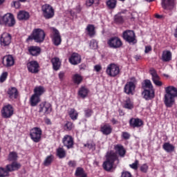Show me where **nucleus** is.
<instances>
[{"label":"nucleus","mask_w":177,"mask_h":177,"mask_svg":"<svg viewBox=\"0 0 177 177\" xmlns=\"http://www.w3.org/2000/svg\"><path fill=\"white\" fill-rule=\"evenodd\" d=\"M114 149L115 151L111 150L106 153V160L103 162L102 167L106 171H111V169L116 167L120 163L119 156L124 158L127 152L122 145H115Z\"/></svg>","instance_id":"nucleus-1"},{"label":"nucleus","mask_w":177,"mask_h":177,"mask_svg":"<svg viewBox=\"0 0 177 177\" xmlns=\"http://www.w3.org/2000/svg\"><path fill=\"white\" fill-rule=\"evenodd\" d=\"M165 89L164 103L167 108H171L175 104V98L177 97V88L169 86Z\"/></svg>","instance_id":"nucleus-2"},{"label":"nucleus","mask_w":177,"mask_h":177,"mask_svg":"<svg viewBox=\"0 0 177 177\" xmlns=\"http://www.w3.org/2000/svg\"><path fill=\"white\" fill-rule=\"evenodd\" d=\"M46 34L45 31L41 28H35L32 30V34L28 36L26 41H32L34 40L37 43H42L45 41V37Z\"/></svg>","instance_id":"nucleus-3"},{"label":"nucleus","mask_w":177,"mask_h":177,"mask_svg":"<svg viewBox=\"0 0 177 177\" xmlns=\"http://www.w3.org/2000/svg\"><path fill=\"white\" fill-rule=\"evenodd\" d=\"M16 24L15 16L12 14L8 13L3 17L0 16V25H4L8 27H13Z\"/></svg>","instance_id":"nucleus-4"},{"label":"nucleus","mask_w":177,"mask_h":177,"mask_svg":"<svg viewBox=\"0 0 177 177\" xmlns=\"http://www.w3.org/2000/svg\"><path fill=\"white\" fill-rule=\"evenodd\" d=\"M106 73L111 77H115L120 73V69L118 64L111 63L106 67Z\"/></svg>","instance_id":"nucleus-5"},{"label":"nucleus","mask_w":177,"mask_h":177,"mask_svg":"<svg viewBox=\"0 0 177 177\" xmlns=\"http://www.w3.org/2000/svg\"><path fill=\"white\" fill-rule=\"evenodd\" d=\"M122 37L129 44H136L137 43L136 36L133 30H127L124 31Z\"/></svg>","instance_id":"nucleus-6"},{"label":"nucleus","mask_w":177,"mask_h":177,"mask_svg":"<svg viewBox=\"0 0 177 177\" xmlns=\"http://www.w3.org/2000/svg\"><path fill=\"white\" fill-rule=\"evenodd\" d=\"M41 12L43 17L46 19H50L55 17V10L53 9V7L49 4L41 6Z\"/></svg>","instance_id":"nucleus-7"},{"label":"nucleus","mask_w":177,"mask_h":177,"mask_svg":"<svg viewBox=\"0 0 177 177\" xmlns=\"http://www.w3.org/2000/svg\"><path fill=\"white\" fill-rule=\"evenodd\" d=\"M50 30H52L50 38L53 44L55 46H60V44H62V35H60V32L55 28H51Z\"/></svg>","instance_id":"nucleus-8"},{"label":"nucleus","mask_w":177,"mask_h":177,"mask_svg":"<svg viewBox=\"0 0 177 177\" xmlns=\"http://www.w3.org/2000/svg\"><path fill=\"white\" fill-rule=\"evenodd\" d=\"M42 136V129L39 127H34L30 130V137L35 142L41 141V136Z\"/></svg>","instance_id":"nucleus-9"},{"label":"nucleus","mask_w":177,"mask_h":177,"mask_svg":"<svg viewBox=\"0 0 177 177\" xmlns=\"http://www.w3.org/2000/svg\"><path fill=\"white\" fill-rule=\"evenodd\" d=\"M38 112L44 115H49L52 112V104L48 102H42L38 106Z\"/></svg>","instance_id":"nucleus-10"},{"label":"nucleus","mask_w":177,"mask_h":177,"mask_svg":"<svg viewBox=\"0 0 177 177\" xmlns=\"http://www.w3.org/2000/svg\"><path fill=\"white\" fill-rule=\"evenodd\" d=\"M15 110L11 104L4 106L1 111V116L3 118H10L13 116Z\"/></svg>","instance_id":"nucleus-11"},{"label":"nucleus","mask_w":177,"mask_h":177,"mask_svg":"<svg viewBox=\"0 0 177 177\" xmlns=\"http://www.w3.org/2000/svg\"><path fill=\"white\" fill-rule=\"evenodd\" d=\"M107 44L110 48L116 49L120 48L122 46V42L120 38L113 37L108 40Z\"/></svg>","instance_id":"nucleus-12"},{"label":"nucleus","mask_w":177,"mask_h":177,"mask_svg":"<svg viewBox=\"0 0 177 177\" xmlns=\"http://www.w3.org/2000/svg\"><path fill=\"white\" fill-rule=\"evenodd\" d=\"M28 72L37 74L39 73V64L37 61H31L26 64Z\"/></svg>","instance_id":"nucleus-13"},{"label":"nucleus","mask_w":177,"mask_h":177,"mask_svg":"<svg viewBox=\"0 0 177 177\" xmlns=\"http://www.w3.org/2000/svg\"><path fill=\"white\" fill-rule=\"evenodd\" d=\"M62 143L68 149L74 148V138L70 135H65L62 138Z\"/></svg>","instance_id":"nucleus-14"},{"label":"nucleus","mask_w":177,"mask_h":177,"mask_svg":"<svg viewBox=\"0 0 177 177\" xmlns=\"http://www.w3.org/2000/svg\"><path fill=\"white\" fill-rule=\"evenodd\" d=\"M162 8L171 12L176 7L175 0H161Z\"/></svg>","instance_id":"nucleus-15"},{"label":"nucleus","mask_w":177,"mask_h":177,"mask_svg":"<svg viewBox=\"0 0 177 177\" xmlns=\"http://www.w3.org/2000/svg\"><path fill=\"white\" fill-rule=\"evenodd\" d=\"M82 59L81 55L77 53H73L71 54V57L68 58V62L71 64L77 66L81 64Z\"/></svg>","instance_id":"nucleus-16"},{"label":"nucleus","mask_w":177,"mask_h":177,"mask_svg":"<svg viewBox=\"0 0 177 177\" xmlns=\"http://www.w3.org/2000/svg\"><path fill=\"white\" fill-rule=\"evenodd\" d=\"M0 42L3 46H9L12 42V35L7 32L2 34L0 38Z\"/></svg>","instance_id":"nucleus-17"},{"label":"nucleus","mask_w":177,"mask_h":177,"mask_svg":"<svg viewBox=\"0 0 177 177\" xmlns=\"http://www.w3.org/2000/svg\"><path fill=\"white\" fill-rule=\"evenodd\" d=\"M2 63L4 66L9 68L15 65V60L12 55H6L3 57Z\"/></svg>","instance_id":"nucleus-18"},{"label":"nucleus","mask_w":177,"mask_h":177,"mask_svg":"<svg viewBox=\"0 0 177 177\" xmlns=\"http://www.w3.org/2000/svg\"><path fill=\"white\" fill-rule=\"evenodd\" d=\"M149 73L152 77V81L157 86H161L162 85V83L160 81V78L157 74L156 71L151 68L149 70Z\"/></svg>","instance_id":"nucleus-19"},{"label":"nucleus","mask_w":177,"mask_h":177,"mask_svg":"<svg viewBox=\"0 0 177 177\" xmlns=\"http://www.w3.org/2000/svg\"><path fill=\"white\" fill-rule=\"evenodd\" d=\"M142 95L146 100H151L155 97L154 88L143 90Z\"/></svg>","instance_id":"nucleus-20"},{"label":"nucleus","mask_w":177,"mask_h":177,"mask_svg":"<svg viewBox=\"0 0 177 177\" xmlns=\"http://www.w3.org/2000/svg\"><path fill=\"white\" fill-rule=\"evenodd\" d=\"M136 85L133 82H127L124 87V92L127 95H133Z\"/></svg>","instance_id":"nucleus-21"},{"label":"nucleus","mask_w":177,"mask_h":177,"mask_svg":"<svg viewBox=\"0 0 177 177\" xmlns=\"http://www.w3.org/2000/svg\"><path fill=\"white\" fill-rule=\"evenodd\" d=\"M144 124L143 121L139 118H132L129 120V126L131 128H139Z\"/></svg>","instance_id":"nucleus-22"},{"label":"nucleus","mask_w":177,"mask_h":177,"mask_svg":"<svg viewBox=\"0 0 177 177\" xmlns=\"http://www.w3.org/2000/svg\"><path fill=\"white\" fill-rule=\"evenodd\" d=\"M8 95L11 100L17 99L19 96V91L15 87H10L8 90Z\"/></svg>","instance_id":"nucleus-23"},{"label":"nucleus","mask_w":177,"mask_h":177,"mask_svg":"<svg viewBox=\"0 0 177 177\" xmlns=\"http://www.w3.org/2000/svg\"><path fill=\"white\" fill-rule=\"evenodd\" d=\"M21 167V165L16 161L12 162L11 164L6 165V169L10 172L17 171Z\"/></svg>","instance_id":"nucleus-24"},{"label":"nucleus","mask_w":177,"mask_h":177,"mask_svg":"<svg viewBox=\"0 0 177 177\" xmlns=\"http://www.w3.org/2000/svg\"><path fill=\"white\" fill-rule=\"evenodd\" d=\"M28 51L30 55L37 57L41 54V48L32 46L28 47Z\"/></svg>","instance_id":"nucleus-25"},{"label":"nucleus","mask_w":177,"mask_h":177,"mask_svg":"<svg viewBox=\"0 0 177 177\" xmlns=\"http://www.w3.org/2000/svg\"><path fill=\"white\" fill-rule=\"evenodd\" d=\"M30 17V13L24 10L19 11L17 14V19L19 21H27Z\"/></svg>","instance_id":"nucleus-26"},{"label":"nucleus","mask_w":177,"mask_h":177,"mask_svg":"<svg viewBox=\"0 0 177 177\" xmlns=\"http://www.w3.org/2000/svg\"><path fill=\"white\" fill-rule=\"evenodd\" d=\"M50 62L54 71H57L59 69H60V66H62V62H60V59H59V57L52 58Z\"/></svg>","instance_id":"nucleus-27"},{"label":"nucleus","mask_w":177,"mask_h":177,"mask_svg":"<svg viewBox=\"0 0 177 177\" xmlns=\"http://www.w3.org/2000/svg\"><path fill=\"white\" fill-rule=\"evenodd\" d=\"M123 107L124 109L131 110L134 107L133 102L129 97H126V100L124 101Z\"/></svg>","instance_id":"nucleus-28"},{"label":"nucleus","mask_w":177,"mask_h":177,"mask_svg":"<svg viewBox=\"0 0 177 177\" xmlns=\"http://www.w3.org/2000/svg\"><path fill=\"white\" fill-rule=\"evenodd\" d=\"M41 102V97L33 94L30 99V104L31 106H36L38 103Z\"/></svg>","instance_id":"nucleus-29"},{"label":"nucleus","mask_w":177,"mask_h":177,"mask_svg":"<svg viewBox=\"0 0 177 177\" xmlns=\"http://www.w3.org/2000/svg\"><path fill=\"white\" fill-rule=\"evenodd\" d=\"M100 131L104 135L108 136L112 132V128L109 124H105L101 127Z\"/></svg>","instance_id":"nucleus-30"},{"label":"nucleus","mask_w":177,"mask_h":177,"mask_svg":"<svg viewBox=\"0 0 177 177\" xmlns=\"http://www.w3.org/2000/svg\"><path fill=\"white\" fill-rule=\"evenodd\" d=\"M89 93V89L86 88L84 86H82L79 88L78 91V95L81 97V98H85L88 96V94Z\"/></svg>","instance_id":"nucleus-31"},{"label":"nucleus","mask_w":177,"mask_h":177,"mask_svg":"<svg viewBox=\"0 0 177 177\" xmlns=\"http://www.w3.org/2000/svg\"><path fill=\"white\" fill-rule=\"evenodd\" d=\"M76 177H88V174L85 172V170L82 167H77L75 172Z\"/></svg>","instance_id":"nucleus-32"},{"label":"nucleus","mask_w":177,"mask_h":177,"mask_svg":"<svg viewBox=\"0 0 177 177\" xmlns=\"http://www.w3.org/2000/svg\"><path fill=\"white\" fill-rule=\"evenodd\" d=\"M45 91H46L45 88H44V86H36L34 88V94L40 97H41V95L45 93Z\"/></svg>","instance_id":"nucleus-33"},{"label":"nucleus","mask_w":177,"mask_h":177,"mask_svg":"<svg viewBox=\"0 0 177 177\" xmlns=\"http://www.w3.org/2000/svg\"><path fill=\"white\" fill-rule=\"evenodd\" d=\"M142 88L143 89V91L148 90V89H153V86L150 80H145L142 83Z\"/></svg>","instance_id":"nucleus-34"},{"label":"nucleus","mask_w":177,"mask_h":177,"mask_svg":"<svg viewBox=\"0 0 177 177\" xmlns=\"http://www.w3.org/2000/svg\"><path fill=\"white\" fill-rule=\"evenodd\" d=\"M162 148L165 151L168 153H171L175 150V147L169 142L164 143V145H162Z\"/></svg>","instance_id":"nucleus-35"},{"label":"nucleus","mask_w":177,"mask_h":177,"mask_svg":"<svg viewBox=\"0 0 177 177\" xmlns=\"http://www.w3.org/2000/svg\"><path fill=\"white\" fill-rule=\"evenodd\" d=\"M55 160V156L50 154V156H46V159L44 160L43 165L44 166H49Z\"/></svg>","instance_id":"nucleus-36"},{"label":"nucleus","mask_w":177,"mask_h":177,"mask_svg":"<svg viewBox=\"0 0 177 177\" xmlns=\"http://www.w3.org/2000/svg\"><path fill=\"white\" fill-rule=\"evenodd\" d=\"M162 59L163 62H169L171 59V53L170 51H163L162 55Z\"/></svg>","instance_id":"nucleus-37"},{"label":"nucleus","mask_w":177,"mask_h":177,"mask_svg":"<svg viewBox=\"0 0 177 177\" xmlns=\"http://www.w3.org/2000/svg\"><path fill=\"white\" fill-rule=\"evenodd\" d=\"M68 115L72 120H77L78 119V112L75 111V109H71L68 111Z\"/></svg>","instance_id":"nucleus-38"},{"label":"nucleus","mask_w":177,"mask_h":177,"mask_svg":"<svg viewBox=\"0 0 177 177\" xmlns=\"http://www.w3.org/2000/svg\"><path fill=\"white\" fill-rule=\"evenodd\" d=\"M66 155L67 153L66 152V150H64V149H63L62 147H59L57 149V156L59 158H64Z\"/></svg>","instance_id":"nucleus-39"},{"label":"nucleus","mask_w":177,"mask_h":177,"mask_svg":"<svg viewBox=\"0 0 177 177\" xmlns=\"http://www.w3.org/2000/svg\"><path fill=\"white\" fill-rule=\"evenodd\" d=\"M123 12H121L118 14H117L116 15H115L114 17V21L116 24H122L124 23V19L122 17V16L121 15V14H123Z\"/></svg>","instance_id":"nucleus-40"},{"label":"nucleus","mask_w":177,"mask_h":177,"mask_svg":"<svg viewBox=\"0 0 177 177\" xmlns=\"http://www.w3.org/2000/svg\"><path fill=\"white\" fill-rule=\"evenodd\" d=\"M106 5L109 9L113 10V9L115 8V7L117 6V1L116 0H108L106 2Z\"/></svg>","instance_id":"nucleus-41"},{"label":"nucleus","mask_w":177,"mask_h":177,"mask_svg":"<svg viewBox=\"0 0 177 177\" xmlns=\"http://www.w3.org/2000/svg\"><path fill=\"white\" fill-rule=\"evenodd\" d=\"M86 30H87L88 35L90 37H93V35L95 34V26L93 25H88Z\"/></svg>","instance_id":"nucleus-42"},{"label":"nucleus","mask_w":177,"mask_h":177,"mask_svg":"<svg viewBox=\"0 0 177 177\" xmlns=\"http://www.w3.org/2000/svg\"><path fill=\"white\" fill-rule=\"evenodd\" d=\"M73 82L76 84H80L82 82V76L80 74H75L73 77Z\"/></svg>","instance_id":"nucleus-43"},{"label":"nucleus","mask_w":177,"mask_h":177,"mask_svg":"<svg viewBox=\"0 0 177 177\" xmlns=\"http://www.w3.org/2000/svg\"><path fill=\"white\" fill-rule=\"evenodd\" d=\"M74 124L70 121H67L66 123L64 125V129L66 131H70L74 129Z\"/></svg>","instance_id":"nucleus-44"},{"label":"nucleus","mask_w":177,"mask_h":177,"mask_svg":"<svg viewBox=\"0 0 177 177\" xmlns=\"http://www.w3.org/2000/svg\"><path fill=\"white\" fill-rule=\"evenodd\" d=\"M18 159V154L15 151H12L8 155V160L16 162Z\"/></svg>","instance_id":"nucleus-45"},{"label":"nucleus","mask_w":177,"mask_h":177,"mask_svg":"<svg viewBox=\"0 0 177 177\" xmlns=\"http://www.w3.org/2000/svg\"><path fill=\"white\" fill-rule=\"evenodd\" d=\"M9 172L8 169L6 167H0V177H6L9 176Z\"/></svg>","instance_id":"nucleus-46"},{"label":"nucleus","mask_w":177,"mask_h":177,"mask_svg":"<svg viewBox=\"0 0 177 177\" xmlns=\"http://www.w3.org/2000/svg\"><path fill=\"white\" fill-rule=\"evenodd\" d=\"M84 113L85 118H91V116L93 115V110H92V109L86 108L84 109Z\"/></svg>","instance_id":"nucleus-47"},{"label":"nucleus","mask_w":177,"mask_h":177,"mask_svg":"<svg viewBox=\"0 0 177 177\" xmlns=\"http://www.w3.org/2000/svg\"><path fill=\"white\" fill-rule=\"evenodd\" d=\"M149 167L147 164H143L140 167V170L142 172L146 174L148 171Z\"/></svg>","instance_id":"nucleus-48"},{"label":"nucleus","mask_w":177,"mask_h":177,"mask_svg":"<svg viewBox=\"0 0 177 177\" xmlns=\"http://www.w3.org/2000/svg\"><path fill=\"white\" fill-rule=\"evenodd\" d=\"M138 165H139V161L138 160H136L133 163H132L131 165H129V167L134 170H137L138 168Z\"/></svg>","instance_id":"nucleus-49"},{"label":"nucleus","mask_w":177,"mask_h":177,"mask_svg":"<svg viewBox=\"0 0 177 177\" xmlns=\"http://www.w3.org/2000/svg\"><path fill=\"white\" fill-rule=\"evenodd\" d=\"M8 75V73L7 72L3 73L0 77V82H4L7 80Z\"/></svg>","instance_id":"nucleus-50"},{"label":"nucleus","mask_w":177,"mask_h":177,"mask_svg":"<svg viewBox=\"0 0 177 177\" xmlns=\"http://www.w3.org/2000/svg\"><path fill=\"white\" fill-rule=\"evenodd\" d=\"M68 166L69 167L75 168V167H77V161L76 160H69L68 162Z\"/></svg>","instance_id":"nucleus-51"},{"label":"nucleus","mask_w":177,"mask_h":177,"mask_svg":"<svg viewBox=\"0 0 177 177\" xmlns=\"http://www.w3.org/2000/svg\"><path fill=\"white\" fill-rule=\"evenodd\" d=\"M90 46L93 48V49H96L97 48V41H96V40H92L90 43Z\"/></svg>","instance_id":"nucleus-52"},{"label":"nucleus","mask_w":177,"mask_h":177,"mask_svg":"<svg viewBox=\"0 0 177 177\" xmlns=\"http://www.w3.org/2000/svg\"><path fill=\"white\" fill-rule=\"evenodd\" d=\"M121 177H133V176L130 172L124 171L121 173Z\"/></svg>","instance_id":"nucleus-53"},{"label":"nucleus","mask_w":177,"mask_h":177,"mask_svg":"<svg viewBox=\"0 0 177 177\" xmlns=\"http://www.w3.org/2000/svg\"><path fill=\"white\" fill-rule=\"evenodd\" d=\"M84 147H88L89 149H95V145L93 143H86V144L84 145Z\"/></svg>","instance_id":"nucleus-54"},{"label":"nucleus","mask_w":177,"mask_h":177,"mask_svg":"<svg viewBox=\"0 0 177 177\" xmlns=\"http://www.w3.org/2000/svg\"><path fill=\"white\" fill-rule=\"evenodd\" d=\"M95 3V0H87L86 1V5L88 7L92 6V5H93V3Z\"/></svg>","instance_id":"nucleus-55"},{"label":"nucleus","mask_w":177,"mask_h":177,"mask_svg":"<svg viewBox=\"0 0 177 177\" xmlns=\"http://www.w3.org/2000/svg\"><path fill=\"white\" fill-rule=\"evenodd\" d=\"M122 137L125 140H128L130 138V135L127 132H122Z\"/></svg>","instance_id":"nucleus-56"},{"label":"nucleus","mask_w":177,"mask_h":177,"mask_svg":"<svg viewBox=\"0 0 177 177\" xmlns=\"http://www.w3.org/2000/svg\"><path fill=\"white\" fill-rule=\"evenodd\" d=\"M152 50V48L151 46H145V53L146 54L149 53L150 51Z\"/></svg>","instance_id":"nucleus-57"},{"label":"nucleus","mask_w":177,"mask_h":177,"mask_svg":"<svg viewBox=\"0 0 177 177\" xmlns=\"http://www.w3.org/2000/svg\"><path fill=\"white\" fill-rule=\"evenodd\" d=\"M94 69L96 72H100L102 71V66L100 65H96L94 66Z\"/></svg>","instance_id":"nucleus-58"},{"label":"nucleus","mask_w":177,"mask_h":177,"mask_svg":"<svg viewBox=\"0 0 177 177\" xmlns=\"http://www.w3.org/2000/svg\"><path fill=\"white\" fill-rule=\"evenodd\" d=\"M59 78L61 81L63 80V79L64 78V73L60 72L59 73Z\"/></svg>","instance_id":"nucleus-59"},{"label":"nucleus","mask_w":177,"mask_h":177,"mask_svg":"<svg viewBox=\"0 0 177 177\" xmlns=\"http://www.w3.org/2000/svg\"><path fill=\"white\" fill-rule=\"evenodd\" d=\"M44 122H45V123H46V124H48V125L52 124V122L50 121V119H49V118H46V119L44 120Z\"/></svg>","instance_id":"nucleus-60"},{"label":"nucleus","mask_w":177,"mask_h":177,"mask_svg":"<svg viewBox=\"0 0 177 177\" xmlns=\"http://www.w3.org/2000/svg\"><path fill=\"white\" fill-rule=\"evenodd\" d=\"M111 123L114 125V124H118L119 122H118V121L117 120H115V118H112L111 120Z\"/></svg>","instance_id":"nucleus-61"},{"label":"nucleus","mask_w":177,"mask_h":177,"mask_svg":"<svg viewBox=\"0 0 177 177\" xmlns=\"http://www.w3.org/2000/svg\"><path fill=\"white\" fill-rule=\"evenodd\" d=\"M134 58H135V59H136V61H138V60H140V59H142V57L140 56V55H136V56L134 57Z\"/></svg>","instance_id":"nucleus-62"},{"label":"nucleus","mask_w":177,"mask_h":177,"mask_svg":"<svg viewBox=\"0 0 177 177\" xmlns=\"http://www.w3.org/2000/svg\"><path fill=\"white\" fill-rule=\"evenodd\" d=\"M118 112H119V115H120V116H123V115H124V113L123 111L121 110V109H119V110H118Z\"/></svg>","instance_id":"nucleus-63"},{"label":"nucleus","mask_w":177,"mask_h":177,"mask_svg":"<svg viewBox=\"0 0 177 177\" xmlns=\"http://www.w3.org/2000/svg\"><path fill=\"white\" fill-rule=\"evenodd\" d=\"M174 37L177 39V26L176 28L174 30Z\"/></svg>","instance_id":"nucleus-64"}]
</instances>
